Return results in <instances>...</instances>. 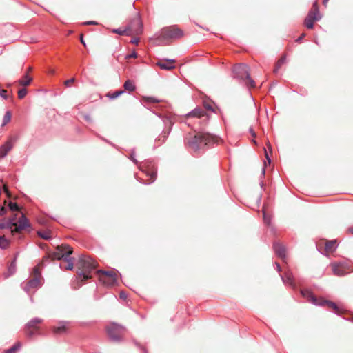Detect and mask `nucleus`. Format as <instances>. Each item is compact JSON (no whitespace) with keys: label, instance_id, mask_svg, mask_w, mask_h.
<instances>
[{"label":"nucleus","instance_id":"1","mask_svg":"<svg viewBox=\"0 0 353 353\" xmlns=\"http://www.w3.org/2000/svg\"><path fill=\"white\" fill-rule=\"evenodd\" d=\"M221 139L217 136L210 133L197 132L194 136L191 134L185 138V143L189 149L194 152H199L204 149L207 145L211 143H218Z\"/></svg>","mask_w":353,"mask_h":353},{"label":"nucleus","instance_id":"2","mask_svg":"<svg viewBox=\"0 0 353 353\" xmlns=\"http://www.w3.org/2000/svg\"><path fill=\"white\" fill-rule=\"evenodd\" d=\"M98 266L97 261H94L90 256L86 255H81L77 263L78 278L81 282L90 279L91 272Z\"/></svg>","mask_w":353,"mask_h":353},{"label":"nucleus","instance_id":"3","mask_svg":"<svg viewBox=\"0 0 353 353\" xmlns=\"http://www.w3.org/2000/svg\"><path fill=\"white\" fill-rule=\"evenodd\" d=\"M28 226V221L23 214H20L19 220L17 221H15L14 218H10L6 223H0V229L9 228L12 234L21 233Z\"/></svg>","mask_w":353,"mask_h":353},{"label":"nucleus","instance_id":"4","mask_svg":"<svg viewBox=\"0 0 353 353\" xmlns=\"http://www.w3.org/2000/svg\"><path fill=\"white\" fill-rule=\"evenodd\" d=\"M232 72L236 78L243 81L248 86L255 87L254 81L250 75V68L244 63H239L233 67Z\"/></svg>","mask_w":353,"mask_h":353},{"label":"nucleus","instance_id":"5","mask_svg":"<svg viewBox=\"0 0 353 353\" xmlns=\"http://www.w3.org/2000/svg\"><path fill=\"white\" fill-rule=\"evenodd\" d=\"M72 253V248L70 245L67 244L57 245L56 248V251L52 252L50 255L45 256L43 259V262L48 260L50 258H51L52 260H60L61 259H65V260H67V257Z\"/></svg>","mask_w":353,"mask_h":353},{"label":"nucleus","instance_id":"6","mask_svg":"<svg viewBox=\"0 0 353 353\" xmlns=\"http://www.w3.org/2000/svg\"><path fill=\"white\" fill-rule=\"evenodd\" d=\"M99 281L106 287H112L117 283L118 276L115 271L98 270Z\"/></svg>","mask_w":353,"mask_h":353},{"label":"nucleus","instance_id":"7","mask_svg":"<svg viewBox=\"0 0 353 353\" xmlns=\"http://www.w3.org/2000/svg\"><path fill=\"white\" fill-rule=\"evenodd\" d=\"M183 37V32L176 26L163 28L161 31L160 37L165 40H175Z\"/></svg>","mask_w":353,"mask_h":353},{"label":"nucleus","instance_id":"8","mask_svg":"<svg viewBox=\"0 0 353 353\" xmlns=\"http://www.w3.org/2000/svg\"><path fill=\"white\" fill-rule=\"evenodd\" d=\"M109 337L114 341H119L122 339L125 328L117 323H110L106 327Z\"/></svg>","mask_w":353,"mask_h":353},{"label":"nucleus","instance_id":"9","mask_svg":"<svg viewBox=\"0 0 353 353\" xmlns=\"http://www.w3.org/2000/svg\"><path fill=\"white\" fill-rule=\"evenodd\" d=\"M125 29L128 30V32H129V36L141 34L143 26L139 17L136 16L134 17Z\"/></svg>","mask_w":353,"mask_h":353},{"label":"nucleus","instance_id":"10","mask_svg":"<svg viewBox=\"0 0 353 353\" xmlns=\"http://www.w3.org/2000/svg\"><path fill=\"white\" fill-rule=\"evenodd\" d=\"M319 10L317 2H315L310 10V12L308 13L307 16L306 17L305 19V25L306 27L309 29H312L314 27V21L319 19Z\"/></svg>","mask_w":353,"mask_h":353},{"label":"nucleus","instance_id":"11","mask_svg":"<svg viewBox=\"0 0 353 353\" xmlns=\"http://www.w3.org/2000/svg\"><path fill=\"white\" fill-rule=\"evenodd\" d=\"M41 281V272L39 267L37 266L33 270V277L26 283L24 290L29 292L31 289L37 288L40 285Z\"/></svg>","mask_w":353,"mask_h":353},{"label":"nucleus","instance_id":"12","mask_svg":"<svg viewBox=\"0 0 353 353\" xmlns=\"http://www.w3.org/2000/svg\"><path fill=\"white\" fill-rule=\"evenodd\" d=\"M331 268L334 275L342 276L350 272L347 265L345 263H334L331 264Z\"/></svg>","mask_w":353,"mask_h":353},{"label":"nucleus","instance_id":"13","mask_svg":"<svg viewBox=\"0 0 353 353\" xmlns=\"http://www.w3.org/2000/svg\"><path fill=\"white\" fill-rule=\"evenodd\" d=\"M141 170L145 173L147 176H149V179H148L145 181L146 183L150 184L153 183L156 178H157V168H154L153 165H148L147 168H143L142 167Z\"/></svg>","mask_w":353,"mask_h":353},{"label":"nucleus","instance_id":"14","mask_svg":"<svg viewBox=\"0 0 353 353\" xmlns=\"http://www.w3.org/2000/svg\"><path fill=\"white\" fill-rule=\"evenodd\" d=\"M175 63L174 59H161L158 61L156 65L162 70H171L175 68Z\"/></svg>","mask_w":353,"mask_h":353},{"label":"nucleus","instance_id":"15","mask_svg":"<svg viewBox=\"0 0 353 353\" xmlns=\"http://www.w3.org/2000/svg\"><path fill=\"white\" fill-rule=\"evenodd\" d=\"M274 249L278 256L284 261L286 257V248L285 245H283L281 243L276 242L274 244Z\"/></svg>","mask_w":353,"mask_h":353},{"label":"nucleus","instance_id":"16","mask_svg":"<svg viewBox=\"0 0 353 353\" xmlns=\"http://www.w3.org/2000/svg\"><path fill=\"white\" fill-rule=\"evenodd\" d=\"M12 148L13 143L11 141H8L2 145L0 148V159L5 157Z\"/></svg>","mask_w":353,"mask_h":353},{"label":"nucleus","instance_id":"17","mask_svg":"<svg viewBox=\"0 0 353 353\" xmlns=\"http://www.w3.org/2000/svg\"><path fill=\"white\" fill-rule=\"evenodd\" d=\"M8 207L10 211L15 212L14 214L11 217L15 219V221L19 220L20 214H23L20 212V208L16 203L9 202Z\"/></svg>","mask_w":353,"mask_h":353},{"label":"nucleus","instance_id":"18","mask_svg":"<svg viewBox=\"0 0 353 353\" xmlns=\"http://www.w3.org/2000/svg\"><path fill=\"white\" fill-rule=\"evenodd\" d=\"M318 305H327L329 308L332 309L336 314H340L341 312V310L337 306V305L332 301L319 300Z\"/></svg>","mask_w":353,"mask_h":353},{"label":"nucleus","instance_id":"19","mask_svg":"<svg viewBox=\"0 0 353 353\" xmlns=\"http://www.w3.org/2000/svg\"><path fill=\"white\" fill-rule=\"evenodd\" d=\"M281 279L284 283L294 287L293 274L290 270L288 269L285 270L284 274L281 276Z\"/></svg>","mask_w":353,"mask_h":353},{"label":"nucleus","instance_id":"20","mask_svg":"<svg viewBox=\"0 0 353 353\" xmlns=\"http://www.w3.org/2000/svg\"><path fill=\"white\" fill-rule=\"evenodd\" d=\"M303 296L307 298L310 302L314 304L318 305L319 300H318L314 294L309 290H303L301 291Z\"/></svg>","mask_w":353,"mask_h":353},{"label":"nucleus","instance_id":"21","mask_svg":"<svg viewBox=\"0 0 353 353\" xmlns=\"http://www.w3.org/2000/svg\"><path fill=\"white\" fill-rule=\"evenodd\" d=\"M205 114V112L201 108H195L189 114H187V117H198L200 118L203 117Z\"/></svg>","mask_w":353,"mask_h":353},{"label":"nucleus","instance_id":"22","mask_svg":"<svg viewBox=\"0 0 353 353\" xmlns=\"http://www.w3.org/2000/svg\"><path fill=\"white\" fill-rule=\"evenodd\" d=\"M32 81V78L28 74H26L21 79L18 81V83L23 87L28 86Z\"/></svg>","mask_w":353,"mask_h":353},{"label":"nucleus","instance_id":"23","mask_svg":"<svg viewBox=\"0 0 353 353\" xmlns=\"http://www.w3.org/2000/svg\"><path fill=\"white\" fill-rule=\"evenodd\" d=\"M336 248V241H327L325 243V251L327 253L333 252Z\"/></svg>","mask_w":353,"mask_h":353},{"label":"nucleus","instance_id":"24","mask_svg":"<svg viewBox=\"0 0 353 353\" xmlns=\"http://www.w3.org/2000/svg\"><path fill=\"white\" fill-rule=\"evenodd\" d=\"M38 235L45 240L52 238V232L49 230H39L37 232Z\"/></svg>","mask_w":353,"mask_h":353},{"label":"nucleus","instance_id":"25","mask_svg":"<svg viewBox=\"0 0 353 353\" xmlns=\"http://www.w3.org/2000/svg\"><path fill=\"white\" fill-rule=\"evenodd\" d=\"M286 61V56L283 55L276 62L275 65V68L274 70V73H277L279 69L281 68V66L285 63Z\"/></svg>","mask_w":353,"mask_h":353},{"label":"nucleus","instance_id":"26","mask_svg":"<svg viewBox=\"0 0 353 353\" xmlns=\"http://www.w3.org/2000/svg\"><path fill=\"white\" fill-rule=\"evenodd\" d=\"M123 88H124L125 90H127L129 92H132L135 90L136 87L132 81L127 80L123 84Z\"/></svg>","mask_w":353,"mask_h":353},{"label":"nucleus","instance_id":"27","mask_svg":"<svg viewBox=\"0 0 353 353\" xmlns=\"http://www.w3.org/2000/svg\"><path fill=\"white\" fill-rule=\"evenodd\" d=\"M125 92L124 90H117L114 92H108L106 94V97H108L110 99H114L119 97L120 95L123 94Z\"/></svg>","mask_w":353,"mask_h":353},{"label":"nucleus","instance_id":"28","mask_svg":"<svg viewBox=\"0 0 353 353\" xmlns=\"http://www.w3.org/2000/svg\"><path fill=\"white\" fill-rule=\"evenodd\" d=\"M21 347V343L20 342L16 343L12 347L6 350L4 353H16L20 347Z\"/></svg>","mask_w":353,"mask_h":353},{"label":"nucleus","instance_id":"29","mask_svg":"<svg viewBox=\"0 0 353 353\" xmlns=\"http://www.w3.org/2000/svg\"><path fill=\"white\" fill-rule=\"evenodd\" d=\"M142 100L145 103H157L161 101V100L152 97H143Z\"/></svg>","mask_w":353,"mask_h":353},{"label":"nucleus","instance_id":"30","mask_svg":"<svg viewBox=\"0 0 353 353\" xmlns=\"http://www.w3.org/2000/svg\"><path fill=\"white\" fill-rule=\"evenodd\" d=\"M37 330L38 327H30V324H28L26 328V334L28 336L32 337Z\"/></svg>","mask_w":353,"mask_h":353},{"label":"nucleus","instance_id":"31","mask_svg":"<svg viewBox=\"0 0 353 353\" xmlns=\"http://www.w3.org/2000/svg\"><path fill=\"white\" fill-rule=\"evenodd\" d=\"M53 332L57 334H61L66 332V327L64 325L55 327L53 328Z\"/></svg>","mask_w":353,"mask_h":353},{"label":"nucleus","instance_id":"32","mask_svg":"<svg viewBox=\"0 0 353 353\" xmlns=\"http://www.w3.org/2000/svg\"><path fill=\"white\" fill-rule=\"evenodd\" d=\"M9 245V241L5 238L4 236H0V248L5 249Z\"/></svg>","mask_w":353,"mask_h":353},{"label":"nucleus","instance_id":"33","mask_svg":"<svg viewBox=\"0 0 353 353\" xmlns=\"http://www.w3.org/2000/svg\"><path fill=\"white\" fill-rule=\"evenodd\" d=\"M11 117H12L11 112L10 111H7L3 117L2 125L3 126V125H6L8 123H9L11 119Z\"/></svg>","mask_w":353,"mask_h":353},{"label":"nucleus","instance_id":"34","mask_svg":"<svg viewBox=\"0 0 353 353\" xmlns=\"http://www.w3.org/2000/svg\"><path fill=\"white\" fill-rule=\"evenodd\" d=\"M0 96L4 99H8L10 97H12V92H10V94H8V91L4 89H0Z\"/></svg>","mask_w":353,"mask_h":353},{"label":"nucleus","instance_id":"35","mask_svg":"<svg viewBox=\"0 0 353 353\" xmlns=\"http://www.w3.org/2000/svg\"><path fill=\"white\" fill-rule=\"evenodd\" d=\"M112 32L114 33L118 34L119 35L129 36V32H128V30L125 28H124V29H121V28L114 29L112 30Z\"/></svg>","mask_w":353,"mask_h":353},{"label":"nucleus","instance_id":"36","mask_svg":"<svg viewBox=\"0 0 353 353\" xmlns=\"http://www.w3.org/2000/svg\"><path fill=\"white\" fill-rule=\"evenodd\" d=\"M169 134H170V130L163 131L162 133L160 134V136L158 139V141H161L162 142H164L165 141V139H167V137H168Z\"/></svg>","mask_w":353,"mask_h":353},{"label":"nucleus","instance_id":"37","mask_svg":"<svg viewBox=\"0 0 353 353\" xmlns=\"http://www.w3.org/2000/svg\"><path fill=\"white\" fill-rule=\"evenodd\" d=\"M41 319L36 318L30 321L28 324H30V327H37V325L41 323Z\"/></svg>","mask_w":353,"mask_h":353},{"label":"nucleus","instance_id":"38","mask_svg":"<svg viewBox=\"0 0 353 353\" xmlns=\"http://www.w3.org/2000/svg\"><path fill=\"white\" fill-rule=\"evenodd\" d=\"M16 270V265L14 262H12L9 268H8V274L6 275V277L10 276V275L13 274Z\"/></svg>","mask_w":353,"mask_h":353},{"label":"nucleus","instance_id":"39","mask_svg":"<svg viewBox=\"0 0 353 353\" xmlns=\"http://www.w3.org/2000/svg\"><path fill=\"white\" fill-rule=\"evenodd\" d=\"M17 94L19 99H22L26 96L27 90L26 88H21L18 91Z\"/></svg>","mask_w":353,"mask_h":353},{"label":"nucleus","instance_id":"40","mask_svg":"<svg viewBox=\"0 0 353 353\" xmlns=\"http://www.w3.org/2000/svg\"><path fill=\"white\" fill-rule=\"evenodd\" d=\"M263 220H264V223L266 224V225H269L270 223V216H268L266 213H265V211L264 210V208H263Z\"/></svg>","mask_w":353,"mask_h":353},{"label":"nucleus","instance_id":"41","mask_svg":"<svg viewBox=\"0 0 353 353\" xmlns=\"http://www.w3.org/2000/svg\"><path fill=\"white\" fill-rule=\"evenodd\" d=\"M75 82V78H71L70 79L66 80L64 81V85L67 87L70 86L72 83Z\"/></svg>","mask_w":353,"mask_h":353},{"label":"nucleus","instance_id":"42","mask_svg":"<svg viewBox=\"0 0 353 353\" xmlns=\"http://www.w3.org/2000/svg\"><path fill=\"white\" fill-rule=\"evenodd\" d=\"M67 261H68V264L65 266V269L66 270H72L73 268H74L73 263L70 261H68V260H67Z\"/></svg>","mask_w":353,"mask_h":353},{"label":"nucleus","instance_id":"43","mask_svg":"<svg viewBox=\"0 0 353 353\" xmlns=\"http://www.w3.org/2000/svg\"><path fill=\"white\" fill-rule=\"evenodd\" d=\"M133 44H135V45H137L139 42V38L138 37H134L133 38L131 41H130Z\"/></svg>","mask_w":353,"mask_h":353},{"label":"nucleus","instance_id":"44","mask_svg":"<svg viewBox=\"0 0 353 353\" xmlns=\"http://www.w3.org/2000/svg\"><path fill=\"white\" fill-rule=\"evenodd\" d=\"M137 54L136 52H133L131 54L128 55L126 57V59L137 58Z\"/></svg>","mask_w":353,"mask_h":353},{"label":"nucleus","instance_id":"45","mask_svg":"<svg viewBox=\"0 0 353 353\" xmlns=\"http://www.w3.org/2000/svg\"><path fill=\"white\" fill-rule=\"evenodd\" d=\"M6 212V208L5 207L0 208V216L3 215Z\"/></svg>","mask_w":353,"mask_h":353},{"label":"nucleus","instance_id":"46","mask_svg":"<svg viewBox=\"0 0 353 353\" xmlns=\"http://www.w3.org/2000/svg\"><path fill=\"white\" fill-rule=\"evenodd\" d=\"M83 24H85V25H97V23L95 21H87V22H85Z\"/></svg>","mask_w":353,"mask_h":353},{"label":"nucleus","instance_id":"47","mask_svg":"<svg viewBox=\"0 0 353 353\" xmlns=\"http://www.w3.org/2000/svg\"><path fill=\"white\" fill-rule=\"evenodd\" d=\"M126 297H127V296L124 292H120V298L121 299H125Z\"/></svg>","mask_w":353,"mask_h":353},{"label":"nucleus","instance_id":"48","mask_svg":"<svg viewBox=\"0 0 353 353\" xmlns=\"http://www.w3.org/2000/svg\"><path fill=\"white\" fill-rule=\"evenodd\" d=\"M305 34L303 33L296 40V42H300L301 41V39H303V38L305 37Z\"/></svg>","mask_w":353,"mask_h":353},{"label":"nucleus","instance_id":"49","mask_svg":"<svg viewBox=\"0 0 353 353\" xmlns=\"http://www.w3.org/2000/svg\"><path fill=\"white\" fill-rule=\"evenodd\" d=\"M264 150H265V157H266L267 160L268 161V162L270 163V159L268 156V152L265 148Z\"/></svg>","mask_w":353,"mask_h":353},{"label":"nucleus","instance_id":"50","mask_svg":"<svg viewBox=\"0 0 353 353\" xmlns=\"http://www.w3.org/2000/svg\"><path fill=\"white\" fill-rule=\"evenodd\" d=\"M80 41H81V43L84 46H86V45H85V41H84V40H83V34H81V36H80Z\"/></svg>","mask_w":353,"mask_h":353},{"label":"nucleus","instance_id":"51","mask_svg":"<svg viewBox=\"0 0 353 353\" xmlns=\"http://www.w3.org/2000/svg\"><path fill=\"white\" fill-rule=\"evenodd\" d=\"M347 232L352 234H353V226H351L350 228H348L347 229Z\"/></svg>","mask_w":353,"mask_h":353},{"label":"nucleus","instance_id":"52","mask_svg":"<svg viewBox=\"0 0 353 353\" xmlns=\"http://www.w3.org/2000/svg\"><path fill=\"white\" fill-rule=\"evenodd\" d=\"M276 265L277 270L279 271V272L281 271V265L279 263H276Z\"/></svg>","mask_w":353,"mask_h":353},{"label":"nucleus","instance_id":"53","mask_svg":"<svg viewBox=\"0 0 353 353\" xmlns=\"http://www.w3.org/2000/svg\"><path fill=\"white\" fill-rule=\"evenodd\" d=\"M328 1H329V0H323V4L325 6H327V4Z\"/></svg>","mask_w":353,"mask_h":353},{"label":"nucleus","instance_id":"54","mask_svg":"<svg viewBox=\"0 0 353 353\" xmlns=\"http://www.w3.org/2000/svg\"><path fill=\"white\" fill-rule=\"evenodd\" d=\"M32 67H28V70H27V72H26V74H28V72H31V71H32Z\"/></svg>","mask_w":353,"mask_h":353},{"label":"nucleus","instance_id":"55","mask_svg":"<svg viewBox=\"0 0 353 353\" xmlns=\"http://www.w3.org/2000/svg\"><path fill=\"white\" fill-rule=\"evenodd\" d=\"M205 108L211 110L212 107L210 105H205Z\"/></svg>","mask_w":353,"mask_h":353},{"label":"nucleus","instance_id":"56","mask_svg":"<svg viewBox=\"0 0 353 353\" xmlns=\"http://www.w3.org/2000/svg\"><path fill=\"white\" fill-rule=\"evenodd\" d=\"M250 132L252 133V136H253V137H255V136H256V134H255V132L253 131V130H252V129H250Z\"/></svg>","mask_w":353,"mask_h":353},{"label":"nucleus","instance_id":"57","mask_svg":"<svg viewBox=\"0 0 353 353\" xmlns=\"http://www.w3.org/2000/svg\"><path fill=\"white\" fill-rule=\"evenodd\" d=\"M267 146H268V148L270 150H271V145H270V143L269 142H268Z\"/></svg>","mask_w":353,"mask_h":353},{"label":"nucleus","instance_id":"58","mask_svg":"<svg viewBox=\"0 0 353 353\" xmlns=\"http://www.w3.org/2000/svg\"><path fill=\"white\" fill-rule=\"evenodd\" d=\"M50 73L51 74H54V70H50Z\"/></svg>","mask_w":353,"mask_h":353},{"label":"nucleus","instance_id":"59","mask_svg":"<svg viewBox=\"0 0 353 353\" xmlns=\"http://www.w3.org/2000/svg\"><path fill=\"white\" fill-rule=\"evenodd\" d=\"M7 87H10V84H7L6 85Z\"/></svg>","mask_w":353,"mask_h":353}]
</instances>
